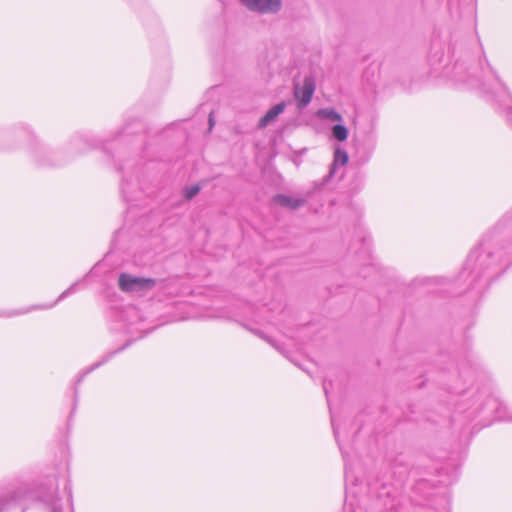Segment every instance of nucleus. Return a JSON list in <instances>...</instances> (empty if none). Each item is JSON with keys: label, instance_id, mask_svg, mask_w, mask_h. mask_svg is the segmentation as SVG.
<instances>
[{"label": "nucleus", "instance_id": "2", "mask_svg": "<svg viewBox=\"0 0 512 512\" xmlns=\"http://www.w3.org/2000/svg\"><path fill=\"white\" fill-rule=\"evenodd\" d=\"M315 91V81L311 77H307L304 80L303 86L298 85L294 88V96L299 102L300 107L308 105L312 99Z\"/></svg>", "mask_w": 512, "mask_h": 512}, {"label": "nucleus", "instance_id": "3", "mask_svg": "<svg viewBox=\"0 0 512 512\" xmlns=\"http://www.w3.org/2000/svg\"><path fill=\"white\" fill-rule=\"evenodd\" d=\"M249 9L262 13L277 12L281 7L280 0H241Z\"/></svg>", "mask_w": 512, "mask_h": 512}, {"label": "nucleus", "instance_id": "8", "mask_svg": "<svg viewBox=\"0 0 512 512\" xmlns=\"http://www.w3.org/2000/svg\"><path fill=\"white\" fill-rule=\"evenodd\" d=\"M200 191V187L199 186H191V187H188L185 189V198L187 200H190L192 199L195 195L198 194V192Z\"/></svg>", "mask_w": 512, "mask_h": 512}, {"label": "nucleus", "instance_id": "1", "mask_svg": "<svg viewBox=\"0 0 512 512\" xmlns=\"http://www.w3.org/2000/svg\"><path fill=\"white\" fill-rule=\"evenodd\" d=\"M155 285V281L150 278H137L128 274L119 276V287L123 291H134L139 289H150Z\"/></svg>", "mask_w": 512, "mask_h": 512}, {"label": "nucleus", "instance_id": "6", "mask_svg": "<svg viewBox=\"0 0 512 512\" xmlns=\"http://www.w3.org/2000/svg\"><path fill=\"white\" fill-rule=\"evenodd\" d=\"M333 135L339 141H345L348 136V131L343 125H335L333 127Z\"/></svg>", "mask_w": 512, "mask_h": 512}, {"label": "nucleus", "instance_id": "5", "mask_svg": "<svg viewBox=\"0 0 512 512\" xmlns=\"http://www.w3.org/2000/svg\"><path fill=\"white\" fill-rule=\"evenodd\" d=\"M285 108L284 103H279L271 108L259 121V127H265L269 122L274 120Z\"/></svg>", "mask_w": 512, "mask_h": 512}, {"label": "nucleus", "instance_id": "10", "mask_svg": "<svg viewBox=\"0 0 512 512\" xmlns=\"http://www.w3.org/2000/svg\"><path fill=\"white\" fill-rule=\"evenodd\" d=\"M209 122H210V126H212L213 125L212 115H210Z\"/></svg>", "mask_w": 512, "mask_h": 512}, {"label": "nucleus", "instance_id": "7", "mask_svg": "<svg viewBox=\"0 0 512 512\" xmlns=\"http://www.w3.org/2000/svg\"><path fill=\"white\" fill-rule=\"evenodd\" d=\"M348 162V155L345 151L343 150H336L335 151V154H334V165H341V166H344L346 165Z\"/></svg>", "mask_w": 512, "mask_h": 512}, {"label": "nucleus", "instance_id": "4", "mask_svg": "<svg viewBox=\"0 0 512 512\" xmlns=\"http://www.w3.org/2000/svg\"><path fill=\"white\" fill-rule=\"evenodd\" d=\"M273 202L279 206L295 209L302 205L303 201L300 199H294L290 196L277 194L273 197Z\"/></svg>", "mask_w": 512, "mask_h": 512}, {"label": "nucleus", "instance_id": "9", "mask_svg": "<svg viewBox=\"0 0 512 512\" xmlns=\"http://www.w3.org/2000/svg\"><path fill=\"white\" fill-rule=\"evenodd\" d=\"M319 114L325 116V117H328L332 120H341V117L338 113H336L335 111H332V110H324V111H320Z\"/></svg>", "mask_w": 512, "mask_h": 512}]
</instances>
